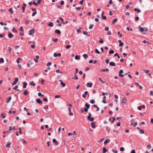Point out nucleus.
<instances>
[{
	"instance_id": "nucleus-1",
	"label": "nucleus",
	"mask_w": 153,
	"mask_h": 153,
	"mask_svg": "<svg viewBox=\"0 0 153 153\" xmlns=\"http://www.w3.org/2000/svg\"><path fill=\"white\" fill-rule=\"evenodd\" d=\"M139 29L140 32L142 33L143 35H145L146 34L145 32H143L144 31V28L140 26H139Z\"/></svg>"
},
{
	"instance_id": "nucleus-2",
	"label": "nucleus",
	"mask_w": 153,
	"mask_h": 153,
	"mask_svg": "<svg viewBox=\"0 0 153 153\" xmlns=\"http://www.w3.org/2000/svg\"><path fill=\"white\" fill-rule=\"evenodd\" d=\"M18 81V78H16L15 79L14 81H13V82L12 83V85H14L16 84V83Z\"/></svg>"
},
{
	"instance_id": "nucleus-3",
	"label": "nucleus",
	"mask_w": 153,
	"mask_h": 153,
	"mask_svg": "<svg viewBox=\"0 0 153 153\" xmlns=\"http://www.w3.org/2000/svg\"><path fill=\"white\" fill-rule=\"evenodd\" d=\"M35 30L34 29H31L29 31L28 34L29 35H31L34 33Z\"/></svg>"
},
{
	"instance_id": "nucleus-4",
	"label": "nucleus",
	"mask_w": 153,
	"mask_h": 153,
	"mask_svg": "<svg viewBox=\"0 0 153 153\" xmlns=\"http://www.w3.org/2000/svg\"><path fill=\"white\" fill-rule=\"evenodd\" d=\"M123 70L121 69V70H120V71L119 73V76L121 77H123L124 76V75H123V74H121L123 73Z\"/></svg>"
},
{
	"instance_id": "nucleus-5",
	"label": "nucleus",
	"mask_w": 153,
	"mask_h": 153,
	"mask_svg": "<svg viewBox=\"0 0 153 153\" xmlns=\"http://www.w3.org/2000/svg\"><path fill=\"white\" fill-rule=\"evenodd\" d=\"M23 6L22 7V9L23 10V11H22V13H25V8L26 7V5L25 4L23 3Z\"/></svg>"
},
{
	"instance_id": "nucleus-6",
	"label": "nucleus",
	"mask_w": 153,
	"mask_h": 153,
	"mask_svg": "<svg viewBox=\"0 0 153 153\" xmlns=\"http://www.w3.org/2000/svg\"><path fill=\"white\" fill-rule=\"evenodd\" d=\"M36 101L37 102V103H39V104L42 103V101L39 99H37L36 100Z\"/></svg>"
},
{
	"instance_id": "nucleus-7",
	"label": "nucleus",
	"mask_w": 153,
	"mask_h": 153,
	"mask_svg": "<svg viewBox=\"0 0 153 153\" xmlns=\"http://www.w3.org/2000/svg\"><path fill=\"white\" fill-rule=\"evenodd\" d=\"M109 65L113 66H116L115 63L113 62H110L109 63Z\"/></svg>"
},
{
	"instance_id": "nucleus-8",
	"label": "nucleus",
	"mask_w": 153,
	"mask_h": 153,
	"mask_svg": "<svg viewBox=\"0 0 153 153\" xmlns=\"http://www.w3.org/2000/svg\"><path fill=\"white\" fill-rule=\"evenodd\" d=\"M59 81L60 82V84L62 85V87H64L65 86V84L61 80H59Z\"/></svg>"
},
{
	"instance_id": "nucleus-9",
	"label": "nucleus",
	"mask_w": 153,
	"mask_h": 153,
	"mask_svg": "<svg viewBox=\"0 0 153 153\" xmlns=\"http://www.w3.org/2000/svg\"><path fill=\"white\" fill-rule=\"evenodd\" d=\"M93 84L92 83H88L87 84V87H91L92 85Z\"/></svg>"
},
{
	"instance_id": "nucleus-10",
	"label": "nucleus",
	"mask_w": 153,
	"mask_h": 153,
	"mask_svg": "<svg viewBox=\"0 0 153 153\" xmlns=\"http://www.w3.org/2000/svg\"><path fill=\"white\" fill-rule=\"evenodd\" d=\"M68 106L69 107L68 108L69 112H71V108L72 107V105L70 104H69L68 105Z\"/></svg>"
},
{
	"instance_id": "nucleus-11",
	"label": "nucleus",
	"mask_w": 153,
	"mask_h": 153,
	"mask_svg": "<svg viewBox=\"0 0 153 153\" xmlns=\"http://www.w3.org/2000/svg\"><path fill=\"white\" fill-rule=\"evenodd\" d=\"M8 37L9 38H11L13 36V35L11 33H9L8 34Z\"/></svg>"
},
{
	"instance_id": "nucleus-12",
	"label": "nucleus",
	"mask_w": 153,
	"mask_h": 153,
	"mask_svg": "<svg viewBox=\"0 0 153 153\" xmlns=\"http://www.w3.org/2000/svg\"><path fill=\"white\" fill-rule=\"evenodd\" d=\"M53 142L55 143L56 145H57L58 144V142L56 141L55 139H53L52 140Z\"/></svg>"
},
{
	"instance_id": "nucleus-13",
	"label": "nucleus",
	"mask_w": 153,
	"mask_h": 153,
	"mask_svg": "<svg viewBox=\"0 0 153 153\" xmlns=\"http://www.w3.org/2000/svg\"><path fill=\"white\" fill-rule=\"evenodd\" d=\"M126 98L125 97L123 98L122 99V102L124 104L126 103Z\"/></svg>"
},
{
	"instance_id": "nucleus-14",
	"label": "nucleus",
	"mask_w": 153,
	"mask_h": 153,
	"mask_svg": "<svg viewBox=\"0 0 153 153\" xmlns=\"http://www.w3.org/2000/svg\"><path fill=\"white\" fill-rule=\"evenodd\" d=\"M109 71V69L108 68H106L105 69H102L101 70V71H102L103 72H104L105 71Z\"/></svg>"
},
{
	"instance_id": "nucleus-15",
	"label": "nucleus",
	"mask_w": 153,
	"mask_h": 153,
	"mask_svg": "<svg viewBox=\"0 0 153 153\" xmlns=\"http://www.w3.org/2000/svg\"><path fill=\"white\" fill-rule=\"evenodd\" d=\"M23 88H26V86L27 85V83L26 82H24L23 83Z\"/></svg>"
},
{
	"instance_id": "nucleus-16",
	"label": "nucleus",
	"mask_w": 153,
	"mask_h": 153,
	"mask_svg": "<svg viewBox=\"0 0 153 153\" xmlns=\"http://www.w3.org/2000/svg\"><path fill=\"white\" fill-rule=\"evenodd\" d=\"M108 151L105 147H103V153H105V152Z\"/></svg>"
},
{
	"instance_id": "nucleus-17",
	"label": "nucleus",
	"mask_w": 153,
	"mask_h": 153,
	"mask_svg": "<svg viewBox=\"0 0 153 153\" xmlns=\"http://www.w3.org/2000/svg\"><path fill=\"white\" fill-rule=\"evenodd\" d=\"M110 141V140L108 139H107L104 142V144H106L108 143H109Z\"/></svg>"
},
{
	"instance_id": "nucleus-18",
	"label": "nucleus",
	"mask_w": 153,
	"mask_h": 153,
	"mask_svg": "<svg viewBox=\"0 0 153 153\" xmlns=\"http://www.w3.org/2000/svg\"><path fill=\"white\" fill-rule=\"evenodd\" d=\"M10 143L9 142H7V144L5 145V146L6 147H9L10 145Z\"/></svg>"
},
{
	"instance_id": "nucleus-19",
	"label": "nucleus",
	"mask_w": 153,
	"mask_h": 153,
	"mask_svg": "<svg viewBox=\"0 0 153 153\" xmlns=\"http://www.w3.org/2000/svg\"><path fill=\"white\" fill-rule=\"evenodd\" d=\"M91 125L92 128H95V123L94 122H92L91 123Z\"/></svg>"
},
{
	"instance_id": "nucleus-20",
	"label": "nucleus",
	"mask_w": 153,
	"mask_h": 153,
	"mask_svg": "<svg viewBox=\"0 0 153 153\" xmlns=\"http://www.w3.org/2000/svg\"><path fill=\"white\" fill-rule=\"evenodd\" d=\"M30 22V20L28 19H27L25 20V23L26 24H28Z\"/></svg>"
},
{
	"instance_id": "nucleus-21",
	"label": "nucleus",
	"mask_w": 153,
	"mask_h": 153,
	"mask_svg": "<svg viewBox=\"0 0 153 153\" xmlns=\"http://www.w3.org/2000/svg\"><path fill=\"white\" fill-rule=\"evenodd\" d=\"M55 32L56 33L58 34H60L61 33V32H60V30H58V29L56 30H55Z\"/></svg>"
},
{
	"instance_id": "nucleus-22",
	"label": "nucleus",
	"mask_w": 153,
	"mask_h": 153,
	"mask_svg": "<svg viewBox=\"0 0 153 153\" xmlns=\"http://www.w3.org/2000/svg\"><path fill=\"white\" fill-rule=\"evenodd\" d=\"M9 11L11 14H12L13 13V11L12 8H10L9 10Z\"/></svg>"
},
{
	"instance_id": "nucleus-23",
	"label": "nucleus",
	"mask_w": 153,
	"mask_h": 153,
	"mask_svg": "<svg viewBox=\"0 0 153 153\" xmlns=\"http://www.w3.org/2000/svg\"><path fill=\"white\" fill-rule=\"evenodd\" d=\"M87 119L88 120H90L91 121H93L94 120V118L93 117H90L89 119L87 118Z\"/></svg>"
},
{
	"instance_id": "nucleus-24",
	"label": "nucleus",
	"mask_w": 153,
	"mask_h": 153,
	"mask_svg": "<svg viewBox=\"0 0 153 153\" xmlns=\"http://www.w3.org/2000/svg\"><path fill=\"white\" fill-rule=\"evenodd\" d=\"M11 96H10L8 98V99L7 100V103H8L11 100Z\"/></svg>"
},
{
	"instance_id": "nucleus-25",
	"label": "nucleus",
	"mask_w": 153,
	"mask_h": 153,
	"mask_svg": "<svg viewBox=\"0 0 153 153\" xmlns=\"http://www.w3.org/2000/svg\"><path fill=\"white\" fill-rule=\"evenodd\" d=\"M76 59L79 60L80 59V57L78 55H76L75 57Z\"/></svg>"
},
{
	"instance_id": "nucleus-26",
	"label": "nucleus",
	"mask_w": 153,
	"mask_h": 153,
	"mask_svg": "<svg viewBox=\"0 0 153 153\" xmlns=\"http://www.w3.org/2000/svg\"><path fill=\"white\" fill-rule=\"evenodd\" d=\"M83 56L85 59H86L88 57V55L86 54H84L83 55Z\"/></svg>"
},
{
	"instance_id": "nucleus-27",
	"label": "nucleus",
	"mask_w": 153,
	"mask_h": 153,
	"mask_svg": "<svg viewBox=\"0 0 153 153\" xmlns=\"http://www.w3.org/2000/svg\"><path fill=\"white\" fill-rule=\"evenodd\" d=\"M30 85H32L33 86H35L36 85V84L34 83L33 81H32L30 82Z\"/></svg>"
},
{
	"instance_id": "nucleus-28",
	"label": "nucleus",
	"mask_w": 153,
	"mask_h": 153,
	"mask_svg": "<svg viewBox=\"0 0 153 153\" xmlns=\"http://www.w3.org/2000/svg\"><path fill=\"white\" fill-rule=\"evenodd\" d=\"M53 23L52 22H50L48 24V26L50 27H53Z\"/></svg>"
},
{
	"instance_id": "nucleus-29",
	"label": "nucleus",
	"mask_w": 153,
	"mask_h": 153,
	"mask_svg": "<svg viewBox=\"0 0 153 153\" xmlns=\"http://www.w3.org/2000/svg\"><path fill=\"white\" fill-rule=\"evenodd\" d=\"M134 10L135 11H137L138 13H140L141 12V10H140L136 8H134Z\"/></svg>"
},
{
	"instance_id": "nucleus-30",
	"label": "nucleus",
	"mask_w": 153,
	"mask_h": 153,
	"mask_svg": "<svg viewBox=\"0 0 153 153\" xmlns=\"http://www.w3.org/2000/svg\"><path fill=\"white\" fill-rule=\"evenodd\" d=\"M74 79L77 80L78 79V78L76 74H74V76L73 78Z\"/></svg>"
},
{
	"instance_id": "nucleus-31",
	"label": "nucleus",
	"mask_w": 153,
	"mask_h": 153,
	"mask_svg": "<svg viewBox=\"0 0 153 153\" xmlns=\"http://www.w3.org/2000/svg\"><path fill=\"white\" fill-rule=\"evenodd\" d=\"M117 20V18L115 19L113 21L112 23L113 24H114L116 22Z\"/></svg>"
},
{
	"instance_id": "nucleus-32",
	"label": "nucleus",
	"mask_w": 153,
	"mask_h": 153,
	"mask_svg": "<svg viewBox=\"0 0 153 153\" xmlns=\"http://www.w3.org/2000/svg\"><path fill=\"white\" fill-rule=\"evenodd\" d=\"M90 105L89 104H88L87 103H86L85 104V107L86 108H89V107H90Z\"/></svg>"
},
{
	"instance_id": "nucleus-33",
	"label": "nucleus",
	"mask_w": 153,
	"mask_h": 153,
	"mask_svg": "<svg viewBox=\"0 0 153 153\" xmlns=\"http://www.w3.org/2000/svg\"><path fill=\"white\" fill-rule=\"evenodd\" d=\"M139 131L140 133V134H144V131L142 129H141Z\"/></svg>"
},
{
	"instance_id": "nucleus-34",
	"label": "nucleus",
	"mask_w": 153,
	"mask_h": 153,
	"mask_svg": "<svg viewBox=\"0 0 153 153\" xmlns=\"http://www.w3.org/2000/svg\"><path fill=\"white\" fill-rule=\"evenodd\" d=\"M82 29V28L81 27H79L78 29L77 30V32L78 33H79L80 32L81 30Z\"/></svg>"
},
{
	"instance_id": "nucleus-35",
	"label": "nucleus",
	"mask_w": 153,
	"mask_h": 153,
	"mask_svg": "<svg viewBox=\"0 0 153 153\" xmlns=\"http://www.w3.org/2000/svg\"><path fill=\"white\" fill-rule=\"evenodd\" d=\"M101 18L103 20H106V16H101Z\"/></svg>"
},
{
	"instance_id": "nucleus-36",
	"label": "nucleus",
	"mask_w": 153,
	"mask_h": 153,
	"mask_svg": "<svg viewBox=\"0 0 153 153\" xmlns=\"http://www.w3.org/2000/svg\"><path fill=\"white\" fill-rule=\"evenodd\" d=\"M38 95L39 96H41V97H43L44 96V95L43 94H42L41 92L38 93Z\"/></svg>"
},
{
	"instance_id": "nucleus-37",
	"label": "nucleus",
	"mask_w": 153,
	"mask_h": 153,
	"mask_svg": "<svg viewBox=\"0 0 153 153\" xmlns=\"http://www.w3.org/2000/svg\"><path fill=\"white\" fill-rule=\"evenodd\" d=\"M4 62V59L2 58H0V63H3Z\"/></svg>"
},
{
	"instance_id": "nucleus-38",
	"label": "nucleus",
	"mask_w": 153,
	"mask_h": 153,
	"mask_svg": "<svg viewBox=\"0 0 153 153\" xmlns=\"http://www.w3.org/2000/svg\"><path fill=\"white\" fill-rule=\"evenodd\" d=\"M114 51L113 50H110L109 51V53L110 54H113L114 53Z\"/></svg>"
},
{
	"instance_id": "nucleus-39",
	"label": "nucleus",
	"mask_w": 153,
	"mask_h": 153,
	"mask_svg": "<svg viewBox=\"0 0 153 153\" xmlns=\"http://www.w3.org/2000/svg\"><path fill=\"white\" fill-rule=\"evenodd\" d=\"M95 52L96 53L98 54H99L100 53V52L98 51L97 49H95Z\"/></svg>"
},
{
	"instance_id": "nucleus-40",
	"label": "nucleus",
	"mask_w": 153,
	"mask_h": 153,
	"mask_svg": "<svg viewBox=\"0 0 153 153\" xmlns=\"http://www.w3.org/2000/svg\"><path fill=\"white\" fill-rule=\"evenodd\" d=\"M27 94V91H25L24 93H23V94L25 95H26Z\"/></svg>"
},
{
	"instance_id": "nucleus-41",
	"label": "nucleus",
	"mask_w": 153,
	"mask_h": 153,
	"mask_svg": "<svg viewBox=\"0 0 153 153\" xmlns=\"http://www.w3.org/2000/svg\"><path fill=\"white\" fill-rule=\"evenodd\" d=\"M59 19L60 20H61L62 21V24H65V22L63 21V19L62 18H61V17Z\"/></svg>"
},
{
	"instance_id": "nucleus-42",
	"label": "nucleus",
	"mask_w": 153,
	"mask_h": 153,
	"mask_svg": "<svg viewBox=\"0 0 153 153\" xmlns=\"http://www.w3.org/2000/svg\"><path fill=\"white\" fill-rule=\"evenodd\" d=\"M94 25L93 24L91 25L89 27V28L90 29H91L93 27Z\"/></svg>"
},
{
	"instance_id": "nucleus-43",
	"label": "nucleus",
	"mask_w": 153,
	"mask_h": 153,
	"mask_svg": "<svg viewBox=\"0 0 153 153\" xmlns=\"http://www.w3.org/2000/svg\"><path fill=\"white\" fill-rule=\"evenodd\" d=\"M37 13V12L36 11H35L34 12H33V13H32V16H34Z\"/></svg>"
},
{
	"instance_id": "nucleus-44",
	"label": "nucleus",
	"mask_w": 153,
	"mask_h": 153,
	"mask_svg": "<svg viewBox=\"0 0 153 153\" xmlns=\"http://www.w3.org/2000/svg\"><path fill=\"white\" fill-rule=\"evenodd\" d=\"M19 132L20 134H21L22 133V128L21 127H19Z\"/></svg>"
},
{
	"instance_id": "nucleus-45",
	"label": "nucleus",
	"mask_w": 153,
	"mask_h": 153,
	"mask_svg": "<svg viewBox=\"0 0 153 153\" xmlns=\"http://www.w3.org/2000/svg\"><path fill=\"white\" fill-rule=\"evenodd\" d=\"M83 33L85 35H87L88 33V32L86 31H84L83 32Z\"/></svg>"
},
{
	"instance_id": "nucleus-46",
	"label": "nucleus",
	"mask_w": 153,
	"mask_h": 153,
	"mask_svg": "<svg viewBox=\"0 0 153 153\" xmlns=\"http://www.w3.org/2000/svg\"><path fill=\"white\" fill-rule=\"evenodd\" d=\"M99 42L100 43H102L104 42V41L102 40L101 38L100 39V40L99 41Z\"/></svg>"
},
{
	"instance_id": "nucleus-47",
	"label": "nucleus",
	"mask_w": 153,
	"mask_h": 153,
	"mask_svg": "<svg viewBox=\"0 0 153 153\" xmlns=\"http://www.w3.org/2000/svg\"><path fill=\"white\" fill-rule=\"evenodd\" d=\"M148 31V29L146 27H144V31L147 32Z\"/></svg>"
},
{
	"instance_id": "nucleus-48",
	"label": "nucleus",
	"mask_w": 153,
	"mask_h": 153,
	"mask_svg": "<svg viewBox=\"0 0 153 153\" xmlns=\"http://www.w3.org/2000/svg\"><path fill=\"white\" fill-rule=\"evenodd\" d=\"M21 60V58H18V59L16 60V62L17 63H18L19 62V61Z\"/></svg>"
},
{
	"instance_id": "nucleus-49",
	"label": "nucleus",
	"mask_w": 153,
	"mask_h": 153,
	"mask_svg": "<svg viewBox=\"0 0 153 153\" xmlns=\"http://www.w3.org/2000/svg\"><path fill=\"white\" fill-rule=\"evenodd\" d=\"M90 102L92 104H94L95 102V101L94 100H90Z\"/></svg>"
},
{
	"instance_id": "nucleus-50",
	"label": "nucleus",
	"mask_w": 153,
	"mask_h": 153,
	"mask_svg": "<svg viewBox=\"0 0 153 153\" xmlns=\"http://www.w3.org/2000/svg\"><path fill=\"white\" fill-rule=\"evenodd\" d=\"M120 151L123 152L124 151V149L123 147H121L120 148Z\"/></svg>"
},
{
	"instance_id": "nucleus-51",
	"label": "nucleus",
	"mask_w": 153,
	"mask_h": 153,
	"mask_svg": "<svg viewBox=\"0 0 153 153\" xmlns=\"http://www.w3.org/2000/svg\"><path fill=\"white\" fill-rule=\"evenodd\" d=\"M147 147L148 149H150V148H151L152 146H151V145L149 144L147 146Z\"/></svg>"
},
{
	"instance_id": "nucleus-52",
	"label": "nucleus",
	"mask_w": 153,
	"mask_h": 153,
	"mask_svg": "<svg viewBox=\"0 0 153 153\" xmlns=\"http://www.w3.org/2000/svg\"><path fill=\"white\" fill-rule=\"evenodd\" d=\"M53 41L55 42H57L58 41V39L57 38H55L53 39Z\"/></svg>"
},
{
	"instance_id": "nucleus-53",
	"label": "nucleus",
	"mask_w": 153,
	"mask_h": 153,
	"mask_svg": "<svg viewBox=\"0 0 153 153\" xmlns=\"http://www.w3.org/2000/svg\"><path fill=\"white\" fill-rule=\"evenodd\" d=\"M84 0H82L81 1H80L79 2V4L81 5H82L83 4V2L84 1Z\"/></svg>"
},
{
	"instance_id": "nucleus-54",
	"label": "nucleus",
	"mask_w": 153,
	"mask_h": 153,
	"mask_svg": "<svg viewBox=\"0 0 153 153\" xmlns=\"http://www.w3.org/2000/svg\"><path fill=\"white\" fill-rule=\"evenodd\" d=\"M71 47V46L70 45H67L66 46V48L67 49H69Z\"/></svg>"
},
{
	"instance_id": "nucleus-55",
	"label": "nucleus",
	"mask_w": 153,
	"mask_h": 153,
	"mask_svg": "<svg viewBox=\"0 0 153 153\" xmlns=\"http://www.w3.org/2000/svg\"><path fill=\"white\" fill-rule=\"evenodd\" d=\"M61 97L60 95H56L55 96V97L56 98H59Z\"/></svg>"
},
{
	"instance_id": "nucleus-56",
	"label": "nucleus",
	"mask_w": 153,
	"mask_h": 153,
	"mask_svg": "<svg viewBox=\"0 0 153 153\" xmlns=\"http://www.w3.org/2000/svg\"><path fill=\"white\" fill-rule=\"evenodd\" d=\"M51 62H49L47 64V66H50L51 65Z\"/></svg>"
},
{
	"instance_id": "nucleus-57",
	"label": "nucleus",
	"mask_w": 153,
	"mask_h": 153,
	"mask_svg": "<svg viewBox=\"0 0 153 153\" xmlns=\"http://www.w3.org/2000/svg\"><path fill=\"white\" fill-rule=\"evenodd\" d=\"M123 44H124V43L123 42L120 43V44L119 45V46L120 47L122 46H123Z\"/></svg>"
},
{
	"instance_id": "nucleus-58",
	"label": "nucleus",
	"mask_w": 153,
	"mask_h": 153,
	"mask_svg": "<svg viewBox=\"0 0 153 153\" xmlns=\"http://www.w3.org/2000/svg\"><path fill=\"white\" fill-rule=\"evenodd\" d=\"M91 114L90 113H89L88 114V116L87 117V118H88V119L90 118V117H91Z\"/></svg>"
},
{
	"instance_id": "nucleus-59",
	"label": "nucleus",
	"mask_w": 153,
	"mask_h": 153,
	"mask_svg": "<svg viewBox=\"0 0 153 153\" xmlns=\"http://www.w3.org/2000/svg\"><path fill=\"white\" fill-rule=\"evenodd\" d=\"M113 8L114 9H116L117 8L115 4H114L113 5Z\"/></svg>"
},
{
	"instance_id": "nucleus-60",
	"label": "nucleus",
	"mask_w": 153,
	"mask_h": 153,
	"mask_svg": "<svg viewBox=\"0 0 153 153\" xmlns=\"http://www.w3.org/2000/svg\"><path fill=\"white\" fill-rule=\"evenodd\" d=\"M3 113H2L1 115V117L3 118H4L5 117V116L3 115Z\"/></svg>"
},
{
	"instance_id": "nucleus-61",
	"label": "nucleus",
	"mask_w": 153,
	"mask_h": 153,
	"mask_svg": "<svg viewBox=\"0 0 153 153\" xmlns=\"http://www.w3.org/2000/svg\"><path fill=\"white\" fill-rule=\"evenodd\" d=\"M78 71V70L77 68H76L75 69V71L74 73V74H76V73H77Z\"/></svg>"
},
{
	"instance_id": "nucleus-62",
	"label": "nucleus",
	"mask_w": 153,
	"mask_h": 153,
	"mask_svg": "<svg viewBox=\"0 0 153 153\" xmlns=\"http://www.w3.org/2000/svg\"><path fill=\"white\" fill-rule=\"evenodd\" d=\"M33 4L34 5H35L36 6H37L38 5V3H37V2H36L35 1H33Z\"/></svg>"
},
{
	"instance_id": "nucleus-63",
	"label": "nucleus",
	"mask_w": 153,
	"mask_h": 153,
	"mask_svg": "<svg viewBox=\"0 0 153 153\" xmlns=\"http://www.w3.org/2000/svg\"><path fill=\"white\" fill-rule=\"evenodd\" d=\"M64 3V2L63 1H62L61 2H60V4L61 5H63Z\"/></svg>"
},
{
	"instance_id": "nucleus-64",
	"label": "nucleus",
	"mask_w": 153,
	"mask_h": 153,
	"mask_svg": "<svg viewBox=\"0 0 153 153\" xmlns=\"http://www.w3.org/2000/svg\"><path fill=\"white\" fill-rule=\"evenodd\" d=\"M88 109L87 108H85L84 109V110L85 112H87L88 111Z\"/></svg>"
}]
</instances>
